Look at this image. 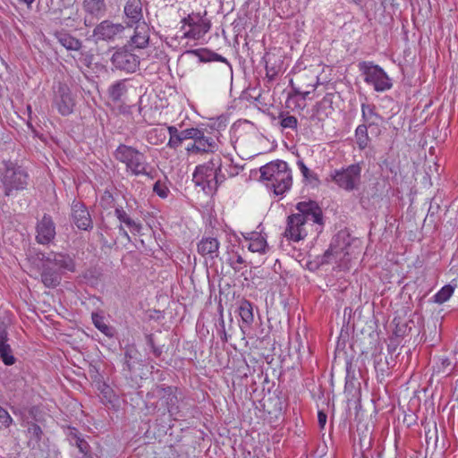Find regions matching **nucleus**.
<instances>
[{
    "label": "nucleus",
    "mask_w": 458,
    "mask_h": 458,
    "mask_svg": "<svg viewBox=\"0 0 458 458\" xmlns=\"http://www.w3.org/2000/svg\"><path fill=\"white\" fill-rule=\"evenodd\" d=\"M150 29L146 21H140L134 25V33L131 35L130 44L135 48L142 49L148 47L149 42Z\"/></svg>",
    "instance_id": "dca6fc26"
},
{
    "label": "nucleus",
    "mask_w": 458,
    "mask_h": 458,
    "mask_svg": "<svg viewBox=\"0 0 458 458\" xmlns=\"http://www.w3.org/2000/svg\"><path fill=\"white\" fill-rule=\"evenodd\" d=\"M260 174L263 180L270 182V187L276 195L284 194L293 183L292 172L287 163L282 160L263 165L260 168Z\"/></svg>",
    "instance_id": "7ed1b4c3"
},
{
    "label": "nucleus",
    "mask_w": 458,
    "mask_h": 458,
    "mask_svg": "<svg viewBox=\"0 0 458 458\" xmlns=\"http://www.w3.org/2000/svg\"><path fill=\"white\" fill-rule=\"evenodd\" d=\"M194 140L200 153L214 152L218 148L216 140L212 137L206 136L203 131H200V135H198Z\"/></svg>",
    "instance_id": "4be33fe9"
},
{
    "label": "nucleus",
    "mask_w": 458,
    "mask_h": 458,
    "mask_svg": "<svg viewBox=\"0 0 458 458\" xmlns=\"http://www.w3.org/2000/svg\"><path fill=\"white\" fill-rule=\"evenodd\" d=\"M250 237L248 249L252 252H265L267 241L256 233H250Z\"/></svg>",
    "instance_id": "c85d7f7f"
},
{
    "label": "nucleus",
    "mask_w": 458,
    "mask_h": 458,
    "mask_svg": "<svg viewBox=\"0 0 458 458\" xmlns=\"http://www.w3.org/2000/svg\"><path fill=\"white\" fill-rule=\"evenodd\" d=\"M113 65L121 71L134 72L140 64L139 56L125 50L115 51L111 58Z\"/></svg>",
    "instance_id": "f8f14e48"
},
{
    "label": "nucleus",
    "mask_w": 458,
    "mask_h": 458,
    "mask_svg": "<svg viewBox=\"0 0 458 458\" xmlns=\"http://www.w3.org/2000/svg\"><path fill=\"white\" fill-rule=\"evenodd\" d=\"M224 336H225L224 339L226 341V334L225 333H224Z\"/></svg>",
    "instance_id": "680f3d73"
},
{
    "label": "nucleus",
    "mask_w": 458,
    "mask_h": 458,
    "mask_svg": "<svg viewBox=\"0 0 458 458\" xmlns=\"http://www.w3.org/2000/svg\"><path fill=\"white\" fill-rule=\"evenodd\" d=\"M217 165H220V156H216L208 162L196 166L192 177L194 183L204 191L207 188L208 191H214V172Z\"/></svg>",
    "instance_id": "0eeeda50"
},
{
    "label": "nucleus",
    "mask_w": 458,
    "mask_h": 458,
    "mask_svg": "<svg viewBox=\"0 0 458 458\" xmlns=\"http://www.w3.org/2000/svg\"><path fill=\"white\" fill-rule=\"evenodd\" d=\"M83 55H84L83 63L89 67L92 63L93 55H89V54H86Z\"/></svg>",
    "instance_id": "5fc2aeb1"
},
{
    "label": "nucleus",
    "mask_w": 458,
    "mask_h": 458,
    "mask_svg": "<svg viewBox=\"0 0 458 458\" xmlns=\"http://www.w3.org/2000/svg\"><path fill=\"white\" fill-rule=\"evenodd\" d=\"M266 70H267V75L271 77V78L274 77L276 74V72L274 71L273 69L269 70L267 65L266 66Z\"/></svg>",
    "instance_id": "13d9d810"
},
{
    "label": "nucleus",
    "mask_w": 458,
    "mask_h": 458,
    "mask_svg": "<svg viewBox=\"0 0 458 458\" xmlns=\"http://www.w3.org/2000/svg\"><path fill=\"white\" fill-rule=\"evenodd\" d=\"M126 28L122 23H114L105 20L98 24L93 30L96 41L114 42L124 38Z\"/></svg>",
    "instance_id": "9d476101"
},
{
    "label": "nucleus",
    "mask_w": 458,
    "mask_h": 458,
    "mask_svg": "<svg viewBox=\"0 0 458 458\" xmlns=\"http://www.w3.org/2000/svg\"><path fill=\"white\" fill-rule=\"evenodd\" d=\"M327 414L322 411H319L318 413V424L320 426V428H324L325 425H326V422H327Z\"/></svg>",
    "instance_id": "49530a36"
},
{
    "label": "nucleus",
    "mask_w": 458,
    "mask_h": 458,
    "mask_svg": "<svg viewBox=\"0 0 458 458\" xmlns=\"http://www.w3.org/2000/svg\"><path fill=\"white\" fill-rule=\"evenodd\" d=\"M46 262L58 267L62 272H75L76 270L75 261L68 254L54 253L47 258Z\"/></svg>",
    "instance_id": "f3484780"
},
{
    "label": "nucleus",
    "mask_w": 458,
    "mask_h": 458,
    "mask_svg": "<svg viewBox=\"0 0 458 458\" xmlns=\"http://www.w3.org/2000/svg\"><path fill=\"white\" fill-rule=\"evenodd\" d=\"M73 445H75L80 453L83 454L81 458H93L90 454V446L84 438L77 437L76 442H74Z\"/></svg>",
    "instance_id": "f704fd0d"
},
{
    "label": "nucleus",
    "mask_w": 458,
    "mask_h": 458,
    "mask_svg": "<svg viewBox=\"0 0 458 458\" xmlns=\"http://www.w3.org/2000/svg\"><path fill=\"white\" fill-rule=\"evenodd\" d=\"M182 141H183V139L180 133L176 136L169 138L167 147H169L170 148L175 149L182 143Z\"/></svg>",
    "instance_id": "37998d69"
},
{
    "label": "nucleus",
    "mask_w": 458,
    "mask_h": 458,
    "mask_svg": "<svg viewBox=\"0 0 458 458\" xmlns=\"http://www.w3.org/2000/svg\"><path fill=\"white\" fill-rule=\"evenodd\" d=\"M72 220L81 230L88 231L93 227L89 212L85 205L80 201L74 200L72 204Z\"/></svg>",
    "instance_id": "4468645a"
},
{
    "label": "nucleus",
    "mask_w": 458,
    "mask_h": 458,
    "mask_svg": "<svg viewBox=\"0 0 458 458\" xmlns=\"http://www.w3.org/2000/svg\"><path fill=\"white\" fill-rule=\"evenodd\" d=\"M198 252L206 259L213 260L218 257L219 242L213 237L202 238L198 243Z\"/></svg>",
    "instance_id": "a211bd4d"
},
{
    "label": "nucleus",
    "mask_w": 458,
    "mask_h": 458,
    "mask_svg": "<svg viewBox=\"0 0 458 458\" xmlns=\"http://www.w3.org/2000/svg\"><path fill=\"white\" fill-rule=\"evenodd\" d=\"M53 105L56 107L62 115H68L73 111L75 106V98L72 93L70 87L58 81L54 85Z\"/></svg>",
    "instance_id": "1a4fd4ad"
},
{
    "label": "nucleus",
    "mask_w": 458,
    "mask_h": 458,
    "mask_svg": "<svg viewBox=\"0 0 458 458\" xmlns=\"http://www.w3.org/2000/svg\"><path fill=\"white\" fill-rule=\"evenodd\" d=\"M154 192L162 199H165L168 196L169 189L165 186V183L157 181L155 182L153 187Z\"/></svg>",
    "instance_id": "58836bf2"
},
{
    "label": "nucleus",
    "mask_w": 458,
    "mask_h": 458,
    "mask_svg": "<svg viewBox=\"0 0 458 458\" xmlns=\"http://www.w3.org/2000/svg\"><path fill=\"white\" fill-rule=\"evenodd\" d=\"M70 437H71V441L73 444L74 442H76L77 437H81V436H80L79 432L75 428H73L70 433Z\"/></svg>",
    "instance_id": "864d4df0"
},
{
    "label": "nucleus",
    "mask_w": 458,
    "mask_h": 458,
    "mask_svg": "<svg viewBox=\"0 0 458 458\" xmlns=\"http://www.w3.org/2000/svg\"><path fill=\"white\" fill-rule=\"evenodd\" d=\"M212 61H218V62H222V63H227V60L223 57L222 55L216 54V53H214L212 52Z\"/></svg>",
    "instance_id": "8fccbe9b"
},
{
    "label": "nucleus",
    "mask_w": 458,
    "mask_h": 458,
    "mask_svg": "<svg viewBox=\"0 0 458 458\" xmlns=\"http://www.w3.org/2000/svg\"><path fill=\"white\" fill-rule=\"evenodd\" d=\"M325 104H326V101L323 100L321 102H318L316 104V106H314V109L316 110V115H318L319 114V111L325 107ZM312 116H315V114L312 115Z\"/></svg>",
    "instance_id": "3c124183"
},
{
    "label": "nucleus",
    "mask_w": 458,
    "mask_h": 458,
    "mask_svg": "<svg viewBox=\"0 0 458 458\" xmlns=\"http://www.w3.org/2000/svg\"><path fill=\"white\" fill-rule=\"evenodd\" d=\"M13 422V418L9 414V412L0 406V424L4 428H9Z\"/></svg>",
    "instance_id": "ea45409f"
},
{
    "label": "nucleus",
    "mask_w": 458,
    "mask_h": 458,
    "mask_svg": "<svg viewBox=\"0 0 458 458\" xmlns=\"http://www.w3.org/2000/svg\"><path fill=\"white\" fill-rule=\"evenodd\" d=\"M126 91L125 81H118L109 88V96L113 101L118 102Z\"/></svg>",
    "instance_id": "c756f323"
},
{
    "label": "nucleus",
    "mask_w": 458,
    "mask_h": 458,
    "mask_svg": "<svg viewBox=\"0 0 458 458\" xmlns=\"http://www.w3.org/2000/svg\"><path fill=\"white\" fill-rule=\"evenodd\" d=\"M361 117L364 125L369 127H377L382 120L381 116L376 112V106L366 103L361 104Z\"/></svg>",
    "instance_id": "aec40b11"
},
{
    "label": "nucleus",
    "mask_w": 458,
    "mask_h": 458,
    "mask_svg": "<svg viewBox=\"0 0 458 458\" xmlns=\"http://www.w3.org/2000/svg\"><path fill=\"white\" fill-rule=\"evenodd\" d=\"M41 281L46 287L54 288L57 286L61 282V273L58 270L51 267L49 263L46 262L43 265Z\"/></svg>",
    "instance_id": "6ab92c4d"
},
{
    "label": "nucleus",
    "mask_w": 458,
    "mask_h": 458,
    "mask_svg": "<svg viewBox=\"0 0 458 458\" xmlns=\"http://www.w3.org/2000/svg\"><path fill=\"white\" fill-rule=\"evenodd\" d=\"M186 151L188 153H193V154H200V151L198 148V145L197 143L194 141L192 144H190L187 148H186Z\"/></svg>",
    "instance_id": "de8ad7c7"
},
{
    "label": "nucleus",
    "mask_w": 458,
    "mask_h": 458,
    "mask_svg": "<svg viewBox=\"0 0 458 458\" xmlns=\"http://www.w3.org/2000/svg\"><path fill=\"white\" fill-rule=\"evenodd\" d=\"M440 361L441 363L437 367V371L449 374L451 371V369H449L451 366V360L448 358H442Z\"/></svg>",
    "instance_id": "79ce46f5"
},
{
    "label": "nucleus",
    "mask_w": 458,
    "mask_h": 458,
    "mask_svg": "<svg viewBox=\"0 0 458 458\" xmlns=\"http://www.w3.org/2000/svg\"><path fill=\"white\" fill-rule=\"evenodd\" d=\"M240 316L242 323L250 326L254 320L253 307L250 301L243 300L239 307Z\"/></svg>",
    "instance_id": "393cba45"
},
{
    "label": "nucleus",
    "mask_w": 458,
    "mask_h": 458,
    "mask_svg": "<svg viewBox=\"0 0 458 458\" xmlns=\"http://www.w3.org/2000/svg\"><path fill=\"white\" fill-rule=\"evenodd\" d=\"M8 323L2 318H0V341L9 340L7 332Z\"/></svg>",
    "instance_id": "c03bdc74"
},
{
    "label": "nucleus",
    "mask_w": 458,
    "mask_h": 458,
    "mask_svg": "<svg viewBox=\"0 0 458 458\" xmlns=\"http://www.w3.org/2000/svg\"><path fill=\"white\" fill-rule=\"evenodd\" d=\"M231 168V164L228 163L226 166H225L220 157V165H217L214 172V191H216L217 187L224 182L227 177L233 176V174L229 171Z\"/></svg>",
    "instance_id": "5701e85b"
},
{
    "label": "nucleus",
    "mask_w": 458,
    "mask_h": 458,
    "mask_svg": "<svg viewBox=\"0 0 458 458\" xmlns=\"http://www.w3.org/2000/svg\"><path fill=\"white\" fill-rule=\"evenodd\" d=\"M0 173L5 196H11L14 191H22L28 185L29 174L27 171L16 163L4 162Z\"/></svg>",
    "instance_id": "20e7f679"
},
{
    "label": "nucleus",
    "mask_w": 458,
    "mask_h": 458,
    "mask_svg": "<svg viewBox=\"0 0 458 458\" xmlns=\"http://www.w3.org/2000/svg\"><path fill=\"white\" fill-rule=\"evenodd\" d=\"M278 118L280 119V125L284 129L295 130L298 126V120L295 116L290 115L288 113H280Z\"/></svg>",
    "instance_id": "473e14b6"
},
{
    "label": "nucleus",
    "mask_w": 458,
    "mask_h": 458,
    "mask_svg": "<svg viewBox=\"0 0 458 458\" xmlns=\"http://www.w3.org/2000/svg\"><path fill=\"white\" fill-rule=\"evenodd\" d=\"M362 166L360 163L352 164L346 167L333 170L329 180L340 189L351 192L358 191L361 184Z\"/></svg>",
    "instance_id": "39448f33"
},
{
    "label": "nucleus",
    "mask_w": 458,
    "mask_h": 458,
    "mask_svg": "<svg viewBox=\"0 0 458 458\" xmlns=\"http://www.w3.org/2000/svg\"><path fill=\"white\" fill-rule=\"evenodd\" d=\"M170 137L176 136L180 134V131L175 126H168L167 128Z\"/></svg>",
    "instance_id": "603ef678"
},
{
    "label": "nucleus",
    "mask_w": 458,
    "mask_h": 458,
    "mask_svg": "<svg viewBox=\"0 0 458 458\" xmlns=\"http://www.w3.org/2000/svg\"><path fill=\"white\" fill-rule=\"evenodd\" d=\"M200 131L198 128H189L180 131L183 140H195L198 135H200Z\"/></svg>",
    "instance_id": "a19ab883"
},
{
    "label": "nucleus",
    "mask_w": 458,
    "mask_h": 458,
    "mask_svg": "<svg viewBox=\"0 0 458 458\" xmlns=\"http://www.w3.org/2000/svg\"><path fill=\"white\" fill-rule=\"evenodd\" d=\"M21 3H24L27 5H30L35 0H19Z\"/></svg>",
    "instance_id": "052dcab7"
},
{
    "label": "nucleus",
    "mask_w": 458,
    "mask_h": 458,
    "mask_svg": "<svg viewBox=\"0 0 458 458\" xmlns=\"http://www.w3.org/2000/svg\"><path fill=\"white\" fill-rule=\"evenodd\" d=\"M94 18H96V17L95 16H91V15H90V17L86 16L84 18V24L86 26H88V27L92 26L94 24V21H93Z\"/></svg>",
    "instance_id": "6e6d98bb"
},
{
    "label": "nucleus",
    "mask_w": 458,
    "mask_h": 458,
    "mask_svg": "<svg viewBox=\"0 0 458 458\" xmlns=\"http://www.w3.org/2000/svg\"><path fill=\"white\" fill-rule=\"evenodd\" d=\"M298 213L287 218L284 236L293 242H299L308 235L307 225L310 222L318 225H323V212L317 202L301 201L296 205Z\"/></svg>",
    "instance_id": "f257e3e1"
},
{
    "label": "nucleus",
    "mask_w": 458,
    "mask_h": 458,
    "mask_svg": "<svg viewBox=\"0 0 458 458\" xmlns=\"http://www.w3.org/2000/svg\"><path fill=\"white\" fill-rule=\"evenodd\" d=\"M136 351L132 349H127L124 352L123 359V369H126L129 372H131L134 368V363L131 360L134 358L136 354Z\"/></svg>",
    "instance_id": "4c0bfd02"
},
{
    "label": "nucleus",
    "mask_w": 458,
    "mask_h": 458,
    "mask_svg": "<svg viewBox=\"0 0 458 458\" xmlns=\"http://www.w3.org/2000/svg\"><path fill=\"white\" fill-rule=\"evenodd\" d=\"M182 22L190 27V30L184 33V38L191 39L203 38L211 28L210 21L199 13L189 14L182 19Z\"/></svg>",
    "instance_id": "9b49d317"
},
{
    "label": "nucleus",
    "mask_w": 458,
    "mask_h": 458,
    "mask_svg": "<svg viewBox=\"0 0 458 458\" xmlns=\"http://www.w3.org/2000/svg\"><path fill=\"white\" fill-rule=\"evenodd\" d=\"M177 389L173 386H156L148 393V398H157L164 412L167 411L174 414L178 411V397L176 395Z\"/></svg>",
    "instance_id": "6e6552de"
},
{
    "label": "nucleus",
    "mask_w": 458,
    "mask_h": 458,
    "mask_svg": "<svg viewBox=\"0 0 458 458\" xmlns=\"http://www.w3.org/2000/svg\"><path fill=\"white\" fill-rule=\"evenodd\" d=\"M58 42L67 50H80L82 47V42L75 37L68 33L56 34Z\"/></svg>",
    "instance_id": "b1692460"
},
{
    "label": "nucleus",
    "mask_w": 458,
    "mask_h": 458,
    "mask_svg": "<svg viewBox=\"0 0 458 458\" xmlns=\"http://www.w3.org/2000/svg\"><path fill=\"white\" fill-rule=\"evenodd\" d=\"M27 425V435L30 437V443L34 441L36 444H38L43 436L41 428L35 422H28Z\"/></svg>",
    "instance_id": "7c9ffc66"
},
{
    "label": "nucleus",
    "mask_w": 458,
    "mask_h": 458,
    "mask_svg": "<svg viewBox=\"0 0 458 458\" xmlns=\"http://www.w3.org/2000/svg\"><path fill=\"white\" fill-rule=\"evenodd\" d=\"M7 342L8 340L0 341V359L4 365L11 366L15 363L16 359L13 356V350Z\"/></svg>",
    "instance_id": "a878e982"
},
{
    "label": "nucleus",
    "mask_w": 458,
    "mask_h": 458,
    "mask_svg": "<svg viewBox=\"0 0 458 458\" xmlns=\"http://www.w3.org/2000/svg\"><path fill=\"white\" fill-rule=\"evenodd\" d=\"M148 343H149V344L151 345V348H152V352H153V353H154L157 357L160 356V355H161V353H162V351L160 350V348L156 347V346L154 345L153 341H152V339H151V338H149V339H148Z\"/></svg>",
    "instance_id": "09e8293b"
},
{
    "label": "nucleus",
    "mask_w": 458,
    "mask_h": 458,
    "mask_svg": "<svg viewBox=\"0 0 458 458\" xmlns=\"http://www.w3.org/2000/svg\"><path fill=\"white\" fill-rule=\"evenodd\" d=\"M83 8L89 15L99 18L106 12L105 0H84Z\"/></svg>",
    "instance_id": "412c9836"
},
{
    "label": "nucleus",
    "mask_w": 458,
    "mask_h": 458,
    "mask_svg": "<svg viewBox=\"0 0 458 458\" xmlns=\"http://www.w3.org/2000/svg\"><path fill=\"white\" fill-rule=\"evenodd\" d=\"M184 54L196 55L200 62H212V52L207 49L188 50Z\"/></svg>",
    "instance_id": "c9c22d12"
},
{
    "label": "nucleus",
    "mask_w": 458,
    "mask_h": 458,
    "mask_svg": "<svg viewBox=\"0 0 458 458\" xmlns=\"http://www.w3.org/2000/svg\"><path fill=\"white\" fill-rule=\"evenodd\" d=\"M372 129V127L360 124L355 130V138L356 143L360 149H364L368 147L369 142V138L368 135V130Z\"/></svg>",
    "instance_id": "bb28decb"
},
{
    "label": "nucleus",
    "mask_w": 458,
    "mask_h": 458,
    "mask_svg": "<svg viewBox=\"0 0 458 458\" xmlns=\"http://www.w3.org/2000/svg\"><path fill=\"white\" fill-rule=\"evenodd\" d=\"M114 214L120 222L124 223L128 227L132 228L134 231L140 232L141 229L140 225L131 219L123 207H116Z\"/></svg>",
    "instance_id": "cd10ccee"
},
{
    "label": "nucleus",
    "mask_w": 458,
    "mask_h": 458,
    "mask_svg": "<svg viewBox=\"0 0 458 458\" xmlns=\"http://www.w3.org/2000/svg\"><path fill=\"white\" fill-rule=\"evenodd\" d=\"M124 14L128 27H133L140 21H145L140 0H128L124 6Z\"/></svg>",
    "instance_id": "2eb2a0df"
},
{
    "label": "nucleus",
    "mask_w": 458,
    "mask_h": 458,
    "mask_svg": "<svg viewBox=\"0 0 458 458\" xmlns=\"http://www.w3.org/2000/svg\"><path fill=\"white\" fill-rule=\"evenodd\" d=\"M116 160L125 165L126 172L133 176L154 178V168L147 161L144 153L125 144H120L114 152Z\"/></svg>",
    "instance_id": "f03ea898"
},
{
    "label": "nucleus",
    "mask_w": 458,
    "mask_h": 458,
    "mask_svg": "<svg viewBox=\"0 0 458 458\" xmlns=\"http://www.w3.org/2000/svg\"><path fill=\"white\" fill-rule=\"evenodd\" d=\"M244 262L242 256L237 255L235 259H230V266L235 270H240V265H242Z\"/></svg>",
    "instance_id": "a18cd8bd"
},
{
    "label": "nucleus",
    "mask_w": 458,
    "mask_h": 458,
    "mask_svg": "<svg viewBox=\"0 0 458 458\" xmlns=\"http://www.w3.org/2000/svg\"><path fill=\"white\" fill-rule=\"evenodd\" d=\"M359 70L364 76V81L372 85L376 91H386L392 88L393 84L385 71L372 62H360Z\"/></svg>",
    "instance_id": "423d86ee"
},
{
    "label": "nucleus",
    "mask_w": 458,
    "mask_h": 458,
    "mask_svg": "<svg viewBox=\"0 0 458 458\" xmlns=\"http://www.w3.org/2000/svg\"><path fill=\"white\" fill-rule=\"evenodd\" d=\"M297 165L302 174V176L304 177V179L306 181H309V182H313V181H318V176L316 174H314L313 172H311L307 166L306 165L303 163L302 160H298L297 161Z\"/></svg>",
    "instance_id": "e433bc0d"
},
{
    "label": "nucleus",
    "mask_w": 458,
    "mask_h": 458,
    "mask_svg": "<svg viewBox=\"0 0 458 458\" xmlns=\"http://www.w3.org/2000/svg\"><path fill=\"white\" fill-rule=\"evenodd\" d=\"M331 255H333V250L328 249L324 254L325 262H329V259H330Z\"/></svg>",
    "instance_id": "4d7b16f0"
},
{
    "label": "nucleus",
    "mask_w": 458,
    "mask_h": 458,
    "mask_svg": "<svg viewBox=\"0 0 458 458\" xmlns=\"http://www.w3.org/2000/svg\"><path fill=\"white\" fill-rule=\"evenodd\" d=\"M454 291V288L450 285L446 284L443 286L435 295H434V301L437 303L442 304L448 301L450 297L453 295Z\"/></svg>",
    "instance_id": "2f4dec72"
},
{
    "label": "nucleus",
    "mask_w": 458,
    "mask_h": 458,
    "mask_svg": "<svg viewBox=\"0 0 458 458\" xmlns=\"http://www.w3.org/2000/svg\"><path fill=\"white\" fill-rule=\"evenodd\" d=\"M119 232H120V233H121L123 236H124V237H126L127 239H129V234H128V233L126 232V230L123 227V225H120V226H119Z\"/></svg>",
    "instance_id": "bf43d9fd"
},
{
    "label": "nucleus",
    "mask_w": 458,
    "mask_h": 458,
    "mask_svg": "<svg viewBox=\"0 0 458 458\" xmlns=\"http://www.w3.org/2000/svg\"><path fill=\"white\" fill-rule=\"evenodd\" d=\"M36 241L39 244H48L55 237V225L52 217L45 214L36 226Z\"/></svg>",
    "instance_id": "ddd939ff"
},
{
    "label": "nucleus",
    "mask_w": 458,
    "mask_h": 458,
    "mask_svg": "<svg viewBox=\"0 0 458 458\" xmlns=\"http://www.w3.org/2000/svg\"><path fill=\"white\" fill-rule=\"evenodd\" d=\"M92 321L95 325V327L103 334L108 336L113 335L112 328L108 327L105 321L102 316L93 313L92 314Z\"/></svg>",
    "instance_id": "72a5a7b5"
}]
</instances>
